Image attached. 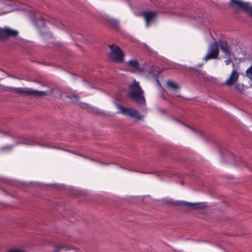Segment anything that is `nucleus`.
Instances as JSON below:
<instances>
[{"label":"nucleus","instance_id":"nucleus-1","mask_svg":"<svg viewBox=\"0 0 252 252\" xmlns=\"http://www.w3.org/2000/svg\"><path fill=\"white\" fill-rule=\"evenodd\" d=\"M129 88L130 91L128 93V96L138 104H145L144 91L141 89L139 83L134 80L129 86Z\"/></svg>","mask_w":252,"mask_h":252},{"label":"nucleus","instance_id":"nucleus-2","mask_svg":"<svg viewBox=\"0 0 252 252\" xmlns=\"http://www.w3.org/2000/svg\"><path fill=\"white\" fill-rule=\"evenodd\" d=\"M17 144H25L29 145H38L42 147H50V145L47 142H41L37 140L35 138L30 137L27 135L19 136Z\"/></svg>","mask_w":252,"mask_h":252},{"label":"nucleus","instance_id":"nucleus-3","mask_svg":"<svg viewBox=\"0 0 252 252\" xmlns=\"http://www.w3.org/2000/svg\"><path fill=\"white\" fill-rule=\"evenodd\" d=\"M109 47L110 49L109 56L111 60L117 63H122L125 54L120 48L114 44L109 45Z\"/></svg>","mask_w":252,"mask_h":252},{"label":"nucleus","instance_id":"nucleus-4","mask_svg":"<svg viewBox=\"0 0 252 252\" xmlns=\"http://www.w3.org/2000/svg\"><path fill=\"white\" fill-rule=\"evenodd\" d=\"M6 90L8 91H13L14 93L19 94L32 95L35 96H44L47 94L46 92L33 90L32 89H24L22 88L7 87Z\"/></svg>","mask_w":252,"mask_h":252},{"label":"nucleus","instance_id":"nucleus-5","mask_svg":"<svg viewBox=\"0 0 252 252\" xmlns=\"http://www.w3.org/2000/svg\"><path fill=\"white\" fill-rule=\"evenodd\" d=\"M117 107L120 110L121 113L132 117L136 120H142L144 118L143 115L133 108H127L121 104H118Z\"/></svg>","mask_w":252,"mask_h":252},{"label":"nucleus","instance_id":"nucleus-6","mask_svg":"<svg viewBox=\"0 0 252 252\" xmlns=\"http://www.w3.org/2000/svg\"><path fill=\"white\" fill-rule=\"evenodd\" d=\"M219 54L218 42H214L211 43L208 49V54L204 58V60L207 61L209 60L218 58Z\"/></svg>","mask_w":252,"mask_h":252},{"label":"nucleus","instance_id":"nucleus-7","mask_svg":"<svg viewBox=\"0 0 252 252\" xmlns=\"http://www.w3.org/2000/svg\"><path fill=\"white\" fill-rule=\"evenodd\" d=\"M18 32L10 28L6 27L0 28V39H5L10 37H15L18 35Z\"/></svg>","mask_w":252,"mask_h":252},{"label":"nucleus","instance_id":"nucleus-8","mask_svg":"<svg viewBox=\"0 0 252 252\" xmlns=\"http://www.w3.org/2000/svg\"><path fill=\"white\" fill-rule=\"evenodd\" d=\"M239 74L238 71L233 69L231 73L229 78L226 80L224 85L227 86H232L238 80Z\"/></svg>","mask_w":252,"mask_h":252},{"label":"nucleus","instance_id":"nucleus-9","mask_svg":"<svg viewBox=\"0 0 252 252\" xmlns=\"http://www.w3.org/2000/svg\"><path fill=\"white\" fill-rule=\"evenodd\" d=\"M142 16L146 21V26L148 27L149 23L154 20L157 14L154 12H144L142 13Z\"/></svg>","mask_w":252,"mask_h":252},{"label":"nucleus","instance_id":"nucleus-10","mask_svg":"<svg viewBox=\"0 0 252 252\" xmlns=\"http://www.w3.org/2000/svg\"><path fill=\"white\" fill-rule=\"evenodd\" d=\"M248 2H244L240 0H230V4L236 8H241L245 10L247 8L246 6H248Z\"/></svg>","mask_w":252,"mask_h":252},{"label":"nucleus","instance_id":"nucleus-11","mask_svg":"<svg viewBox=\"0 0 252 252\" xmlns=\"http://www.w3.org/2000/svg\"><path fill=\"white\" fill-rule=\"evenodd\" d=\"M218 46H219L220 50L224 53L225 55L230 56V51L228 43L226 41L223 40H219L218 42Z\"/></svg>","mask_w":252,"mask_h":252},{"label":"nucleus","instance_id":"nucleus-12","mask_svg":"<svg viewBox=\"0 0 252 252\" xmlns=\"http://www.w3.org/2000/svg\"><path fill=\"white\" fill-rule=\"evenodd\" d=\"M179 204L189 207H194L196 208H202L205 207L204 203H190L186 201H181Z\"/></svg>","mask_w":252,"mask_h":252},{"label":"nucleus","instance_id":"nucleus-13","mask_svg":"<svg viewBox=\"0 0 252 252\" xmlns=\"http://www.w3.org/2000/svg\"><path fill=\"white\" fill-rule=\"evenodd\" d=\"M0 133H1L3 136L6 137H16V134L15 130L13 129H7L5 131L1 130V128L0 126Z\"/></svg>","mask_w":252,"mask_h":252},{"label":"nucleus","instance_id":"nucleus-14","mask_svg":"<svg viewBox=\"0 0 252 252\" xmlns=\"http://www.w3.org/2000/svg\"><path fill=\"white\" fill-rule=\"evenodd\" d=\"M126 65L129 67H131L136 69H138L140 67V64L136 60H131L126 63Z\"/></svg>","mask_w":252,"mask_h":252},{"label":"nucleus","instance_id":"nucleus-15","mask_svg":"<svg viewBox=\"0 0 252 252\" xmlns=\"http://www.w3.org/2000/svg\"><path fill=\"white\" fill-rule=\"evenodd\" d=\"M107 23L114 28H118L119 26V22L115 19L108 18L106 19Z\"/></svg>","mask_w":252,"mask_h":252},{"label":"nucleus","instance_id":"nucleus-16","mask_svg":"<svg viewBox=\"0 0 252 252\" xmlns=\"http://www.w3.org/2000/svg\"><path fill=\"white\" fill-rule=\"evenodd\" d=\"M45 25V22L43 18H40L36 22V25L39 28L44 27Z\"/></svg>","mask_w":252,"mask_h":252},{"label":"nucleus","instance_id":"nucleus-17","mask_svg":"<svg viewBox=\"0 0 252 252\" xmlns=\"http://www.w3.org/2000/svg\"><path fill=\"white\" fill-rule=\"evenodd\" d=\"M167 84L168 86L170 88L173 89L174 90H177L178 89V85L172 81H168L167 82Z\"/></svg>","mask_w":252,"mask_h":252},{"label":"nucleus","instance_id":"nucleus-18","mask_svg":"<svg viewBox=\"0 0 252 252\" xmlns=\"http://www.w3.org/2000/svg\"><path fill=\"white\" fill-rule=\"evenodd\" d=\"M246 74L247 76L252 80V65L246 70Z\"/></svg>","mask_w":252,"mask_h":252},{"label":"nucleus","instance_id":"nucleus-19","mask_svg":"<svg viewBox=\"0 0 252 252\" xmlns=\"http://www.w3.org/2000/svg\"><path fill=\"white\" fill-rule=\"evenodd\" d=\"M246 7L247 8L245 9V10L248 12L250 16L252 17V5H251L249 3H248V6Z\"/></svg>","mask_w":252,"mask_h":252},{"label":"nucleus","instance_id":"nucleus-20","mask_svg":"<svg viewBox=\"0 0 252 252\" xmlns=\"http://www.w3.org/2000/svg\"><path fill=\"white\" fill-rule=\"evenodd\" d=\"M235 88L236 90L240 92H242L244 90L243 87L242 85L238 84H237L236 85H235Z\"/></svg>","mask_w":252,"mask_h":252},{"label":"nucleus","instance_id":"nucleus-21","mask_svg":"<svg viewBox=\"0 0 252 252\" xmlns=\"http://www.w3.org/2000/svg\"><path fill=\"white\" fill-rule=\"evenodd\" d=\"M6 252H24V251L17 249H13L7 251Z\"/></svg>","mask_w":252,"mask_h":252},{"label":"nucleus","instance_id":"nucleus-22","mask_svg":"<svg viewBox=\"0 0 252 252\" xmlns=\"http://www.w3.org/2000/svg\"><path fill=\"white\" fill-rule=\"evenodd\" d=\"M69 98L72 100L73 102H76L78 99V97L77 95H74L72 97H69Z\"/></svg>","mask_w":252,"mask_h":252},{"label":"nucleus","instance_id":"nucleus-23","mask_svg":"<svg viewBox=\"0 0 252 252\" xmlns=\"http://www.w3.org/2000/svg\"><path fill=\"white\" fill-rule=\"evenodd\" d=\"M81 106L82 108H87V109H89L91 108L89 106V105L88 104H86V103H81Z\"/></svg>","mask_w":252,"mask_h":252},{"label":"nucleus","instance_id":"nucleus-24","mask_svg":"<svg viewBox=\"0 0 252 252\" xmlns=\"http://www.w3.org/2000/svg\"><path fill=\"white\" fill-rule=\"evenodd\" d=\"M231 62V60L230 59L224 61V63L226 65H228Z\"/></svg>","mask_w":252,"mask_h":252}]
</instances>
